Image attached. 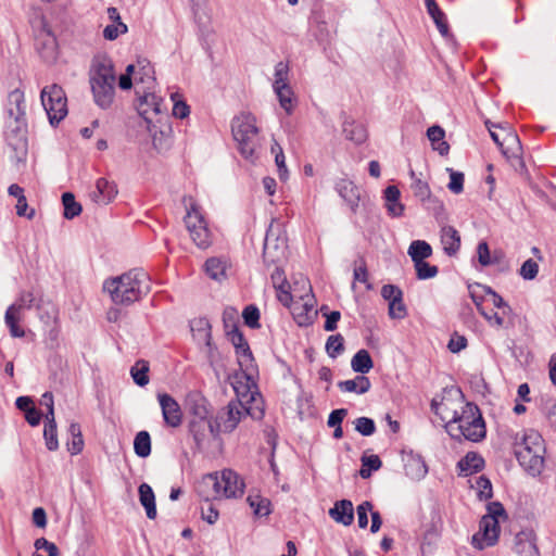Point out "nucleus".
<instances>
[{"mask_svg": "<svg viewBox=\"0 0 556 556\" xmlns=\"http://www.w3.org/2000/svg\"><path fill=\"white\" fill-rule=\"evenodd\" d=\"M247 415L261 419L264 415L262 407H247L241 400H232L220 408L214 418V438L220 433H230Z\"/></svg>", "mask_w": 556, "mask_h": 556, "instance_id": "obj_8", "label": "nucleus"}, {"mask_svg": "<svg viewBox=\"0 0 556 556\" xmlns=\"http://www.w3.org/2000/svg\"><path fill=\"white\" fill-rule=\"evenodd\" d=\"M62 203L64 206V217L66 219H73L81 213V205L75 200V197L71 192L62 194Z\"/></svg>", "mask_w": 556, "mask_h": 556, "instance_id": "obj_46", "label": "nucleus"}, {"mask_svg": "<svg viewBox=\"0 0 556 556\" xmlns=\"http://www.w3.org/2000/svg\"><path fill=\"white\" fill-rule=\"evenodd\" d=\"M506 518L505 509L500 502L488 504V514L479 525V531L472 535L471 543L478 549H484L497 543L500 535V518Z\"/></svg>", "mask_w": 556, "mask_h": 556, "instance_id": "obj_10", "label": "nucleus"}, {"mask_svg": "<svg viewBox=\"0 0 556 556\" xmlns=\"http://www.w3.org/2000/svg\"><path fill=\"white\" fill-rule=\"evenodd\" d=\"M153 70L149 63L138 62V65H135L134 71V83L144 84L148 89H151L154 85Z\"/></svg>", "mask_w": 556, "mask_h": 556, "instance_id": "obj_39", "label": "nucleus"}, {"mask_svg": "<svg viewBox=\"0 0 556 556\" xmlns=\"http://www.w3.org/2000/svg\"><path fill=\"white\" fill-rule=\"evenodd\" d=\"M36 29V47L46 61H52L56 56V38L51 31L45 17L41 15L33 22Z\"/></svg>", "mask_w": 556, "mask_h": 556, "instance_id": "obj_15", "label": "nucleus"}, {"mask_svg": "<svg viewBox=\"0 0 556 556\" xmlns=\"http://www.w3.org/2000/svg\"><path fill=\"white\" fill-rule=\"evenodd\" d=\"M464 404L462 397L452 399L444 396L441 401L432 400L431 410L446 425L457 418Z\"/></svg>", "mask_w": 556, "mask_h": 556, "instance_id": "obj_19", "label": "nucleus"}, {"mask_svg": "<svg viewBox=\"0 0 556 556\" xmlns=\"http://www.w3.org/2000/svg\"><path fill=\"white\" fill-rule=\"evenodd\" d=\"M344 339L341 334L330 336L326 343V351L330 357H337L344 350Z\"/></svg>", "mask_w": 556, "mask_h": 556, "instance_id": "obj_53", "label": "nucleus"}, {"mask_svg": "<svg viewBox=\"0 0 556 556\" xmlns=\"http://www.w3.org/2000/svg\"><path fill=\"white\" fill-rule=\"evenodd\" d=\"M299 285H301L302 293L298 294L288 307L290 308L295 323L303 327L313 323L317 312L314 305V296L311 294L312 287L309 281L304 277H300V279L295 281V286Z\"/></svg>", "mask_w": 556, "mask_h": 556, "instance_id": "obj_12", "label": "nucleus"}, {"mask_svg": "<svg viewBox=\"0 0 556 556\" xmlns=\"http://www.w3.org/2000/svg\"><path fill=\"white\" fill-rule=\"evenodd\" d=\"M68 433L72 437V440L67 442V450L72 455H77L84 448V439L80 425L77 422H72L68 427Z\"/></svg>", "mask_w": 556, "mask_h": 556, "instance_id": "obj_40", "label": "nucleus"}, {"mask_svg": "<svg viewBox=\"0 0 556 556\" xmlns=\"http://www.w3.org/2000/svg\"><path fill=\"white\" fill-rule=\"evenodd\" d=\"M275 289L277 291V299L279 302L285 306H289L292 300L298 296L296 291L298 289L301 290V285H294V287L291 288L290 283L287 281V286L275 287Z\"/></svg>", "mask_w": 556, "mask_h": 556, "instance_id": "obj_49", "label": "nucleus"}, {"mask_svg": "<svg viewBox=\"0 0 556 556\" xmlns=\"http://www.w3.org/2000/svg\"><path fill=\"white\" fill-rule=\"evenodd\" d=\"M355 430L362 435L369 437L375 433L376 425L372 419L368 417H359L355 421Z\"/></svg>", "mask_w": 556, "mask_h": 556, "instance_id": "obj_57", "label": "nucleus"}, {"mask_svg": "<svg viewBox=\"0 0 556 556\" xmlns=\"http://www.w3.org/2000/svg\"><path fill=\"white\" fill-rule=\"evenodd\" d=\"M148 130L152 137V142L155 149L163 150L167 148L172 127L165 123L157 126L155 123L148 124Z\"/></svg>", "mask_w": 556, "mask_h": 556, "instance_id": "obj_29", "label": "nucleus"}, {"mask_svg": "<svg viewBox=\"0 0 556 556\" xmlns=\"http://www.w3.org/2000/svg\"><path fill=\"white\" fill-rule=\"evenodd\" d=\"M484 290L486 292L485 299L488 304H490L492 308L488 309L485 306H482V303H478V311L491 327L502 328L505 325L506 316H508L511 311L510 306L491 288H484Z\"/></svg>", "mask_w": 556, "mask_h": 556, "instance_id": "obj_14", "label": "nucleus"}, {"mask_svg": "<svg viewBox=\"0 0 556 556\" xmlns=\"http://www.w3.org/2000/svg\"><path fill=\"white\" fill-rule=\"evenodd\" d=\"M128 27L125 23H113L105 26L103 29V37L106 40H115L119 35L126 34Z\"/></svg>", "mask_w": 556, "mask_h": 556, "instance_id": "obj_60", "label": "nucleus"}, {"mask_svg": "<svg viewBox=\"0 0 556 556\" xmlns=\"http://www.w3.org/2000/svg\"><path fill=\"white\" fill-rule=\"evenodd\" d=\"M330 517L339 523L350 526L354 520L353 504L349 500L338 501L329 510Z\"/></svg>", "mask_w": 556, "mask_h": 556, "instance_id": "obj_26", "label": "nucleus"}, {"mask_svg": "<svg viewBox=\"0 0 556 556\" xmlns=\"http://www.w3.org/2000/svg\"><path fill=\"white\" fill-rule=\"evenodd\" d=\"M289 76V66L285 62H278L275 66V74H274V83L273 88L279 87L281 85H289L288 80Z\"/></svg>", "mask_w": 556, "mask_h": 556, "instance_id": "obj_56", "label": "nucleus"}, {"mask_svg": "<svg viewBox=\"0 0 556 556\" xmlns=\"http://www.w3.org/2000/svg\"><path fill=\"white\" fill-rule=\"evenodd\" d=\"M441 242L444 252L454 255L460 248V236L454 227L444 226L441 229Z\"/></svg>", "mask_w": 556, "mask_h": 556, "instance_id": "obj_31", "label": "nucleus"}, {"mask_svg": "<svg viewBox=\"0 0 556 556\" xmlns=\"http://www.w3.org/2000/svg\"><path fill=\"white\" fill-rule=\"evenodd\" d=\"M412 189L415 197H417L422 203L432 202L434 204V207H438L440 210L443 208V204L431 197L430 188L426 181L416 178L412 184Z\"/></svg>", "mask_w": 556, "mask_h": 556, "instance_id": "obj_36", "label": "nucleus"}, {"mask_svg": "<svg viewBox=\"0 0 556 556\" xmlns=\"http://www.w3.org/2000/svg\"><path fill=\"white\" fill-rule=\"evenodd\" d=\"M417 277L419 279L433 278L438 274V267L424 261L414 262Z\"/></svg>", "mask_w": 556, "mask_h": 556, "instance_id": "obj_55", "label": "nucleus"}, {"mask_svg": "<svg viewBox=\"0 0 556 556\" xmlns=\"http://www.w3.org/2000/svg\"><path fill=\"white\" fill-rule=\"evenodd\" d=\"M515 552L520 556H538L535 535L531 530H523L515 536Z\"/></svg>", "mask_w": 556, "mask_h": 556, "instance_id": "obj_24", "label": "nucleus"}, {"mask_svg": "<svg viewBox=\"0 0 556 556\" xmlns=\"http://www.w3.org/2000/svg\"><path fill=\"white\" fill-rule=\"evenodd\" d=\"M247 502L250 507L253 509L255 516L265 517L271 513V503L268 498L263 497L262 495L249 494Z\"/></svg>", "mask_w": 556, "mask_h": 556, "instance_id": "obj_38", "label": "nucleus"}, {"mask_svg": "<svg viewBox=\"0 0 556 556\" xmlns=\"http://www.w3.org/2000/svg\"><path fill=\"white\" fill-rule=\"evenodd\" d=\"M89 81L93 100L101 109L112 106L115 99L116 74L111 59L100 55L93 59Z\"/></svg>", "mask_w": 556, "mask_h": 556, "instance_id": "obj_3", "label": "nucleus"}, {"mask_svg": "<svg viewBox=\"0 0 556 556\" xmlns=\"http://www.w3.org/2000/svg\"><path fill=\"white\" fill-rule=\"evenodd\" d=\"M42 106L51 125H58L67 115V99L56 84L46 86L40 93Z\"/></svg>", "mask_w": 556, "mask_h": 556, "instance_id": "obj_13", "label": "nucleus"}, {"mask_svg": "<svg viewBox=\"0 0 556 556\" xmlns=\"http://www.w3.org/2000/svg\"><path fill=\"white\" fill-rule=\"evenodd\" d=\"M447 433L455 439L479 442L485 438L486 429L479 407L472 403L462 405L456 419L445 425Z\"/></svg>", "mask_w": 556, "mask_h": 556, "instance_id": "obj_5", "label": "nucleus"}, {"mask_svg": "<svg viewBox=\"0 0 556 556\" xmlns=\"http://www.w3.org/2000/svg\"><path fill=\"white\" fill-rule=\"evenodd\" d=\"M192 419H208V408L205 399L195 396L190 403Z\"/></svg>", "mask_w": 556, "mask_h": 556, "instance_id": "obj_50", "label": "nucleus"}, {"mask_svg": "<svg viewBox=\"0 0 556 556\" xmlns=\"http://www.w3.org/2000/svg\"><path fill=\"white\" fill-rule=\"evenodd\" d=\"M286 248L285 238H279L278 231H275V226L270 224L264 242V261L268 264L280 262L286 255Z\"/></svg>", "mask_w": 556, "mask_h": 556, "instance_id": "obj_17", "label": "nucleus"}, {"mask_svg": "<svg viewBox=\"0 0 556 556\" xmlns=\"http://www.w3.org/2000/svg\"><path fill=\"white\" fill-rule=\"evenodd\" d=\"M244 482L231 469L208 473L197 485L198 494L210 502L216 498H236L243 494Z\"/></svg>", "mask_w": 556, "mask_h": 556, "instance_id": "obj_4", "label": "nucleus"}, {"mask_svg": "<svg viewBox=\"0 0 556 556\" xmlns=\"http://www.w3.org/2000/svg\"><path fill=\"white\" fill-rule=\"evenodd\" d=\"M116 194L117 188L114 182L105 178H99L96 182V188L90 192L89 197L94 203L106 205L114 200Z\"/></svg>", "mask_w": 556, "mask_h": 556, "instance_id": "obj_21", "label": "nucleus"}, {"mask_svg": "<svg viewBox=\"0 0 556 556\" xmlns=\"http://www.w3.org/2000/svg\"><path fill=\"white\" fill-rule=\"evenodd\" d=\"M484 467V459L475 452L467 453L458 463L459 475L469 476L480 471Z\"/></svg>", "mask_w": 556, "mask_h": 556, "instance_id": "obj_28", "label": "nucleus"}, {"mask_svg": "<svg viewBox=\"0 0 556 556\" xmlns=\"http://www.w3.org/2000/svg\"><path fill=\"white\" fill-rule=\"evenodd\" d=\"M336 190L355 212L361 202V189L353 181L342 178L336 184Z\"/></svg>", "mask_w": 556, "mask_h": 556, "instance_id": "obj_22", "label": "nucleus"}, {"mask_svg": "<svg viewBox=\"0 0 556 556\" xmlns=\"http://www.w3.org/2000/svg\"><path fill=\"white\" fill-rule=\"evenodd\" d=\"M274 91L279 100L280 106L287 114H291L295 105V98L290 85L275 87Z\"/></svg>", "mask_w": 556, "mask_h": 556, "instance_id": "obj_37", "label": "nucleus"}, {"mask_svg": "<svg viewBox=\"0 0 556 556\" xmlns=\"http://www.w3.org/2000/svg\"><path fill=\"white\" fill-rule=\"evenodd\" d=\"M43 438L49 451H55L59 447L56 425H45Z\"/></svg>", "mask_w": 556, "mask_h": 556, "instance_id": "obj_58", "label": "nucleus"}, {"mask_svg": "<svg viewBox=\"0 0 556 556\" xmlns=\"http://www.w3.org/2000/svg\"><path fill=\"white\" fill-rule=\"evenodd\" d=\"M163 100L153 92H147L139 98L138 112L147 124L152 123V115L162 114Z\"/></svg>", "mask_w": 556, "mask_h": 556, "instance_id": "obj_20", "label": "nucleus"}, {"mask_svg": "<svg viewBox=\"0 0 556 556\" xmlns=\"http://www.w3.org/2000/svg\"><path fill=\"white\" fill-rule=\"evenodd\" d=\"M157 400L167 427L178 428L182 424V412L177 401L167 393H159Z\"/></svg>", "mask_w": 556, "mask_h": 556, "instance_id": "obj_18", "label": "nucleus"}, {"mask_svg": "<svg viewBox=\"0 0 556 556\" xmlns=\"http://www.w3.org/2000/svg\"><path fill=\"white\" fill-rule=\"evenodd\" d=\"M189 430L197 446L201 448L210 435L214 438V419H191Z\"/></svg>", "mask_w": 556, "mask_h": 556, "instance_id": "obj_23", "label": "nucleus"}, {"mask_svg": "<svg viewBox=\"0 0 556 556\" xmlns=\"http://www.w3.org/2000/svg\"><path fill=\"white\" fill-rule=\"evenodd\" d=\"M134 450L137 456L146 458L151 454V438L148 431H139L134 440Z\"/></svg>", "mask_w": 556, "mask_h": 556, "instance_id": "obj_42", "label": "nucleus"}, {"mask_svg": "<svg viewBox=\"0 0 556 556\" xmlns=\"http://www.w3.org/2000/svg\"><path fill=\"white\" fill-rule=\"evenodd\" d=\"M445 136L444 129L440 126H431L427 130V137L432 142H439V146L435 148L440 154H444L448 151V144L447 142L443 141Z\"/></svg>", "mask_w": 556, "mask_h": 556, "instance_id": "obj_47", "label": "nucleus"}, {"mask_svg": "<svg viewBox=\"0 0 556 556\" xmlns=\"http://www.w3.org/2000/svg\"><path fill=\"white\" fill-rule=\"evenodd\" d=\"M432 253V249L429 243L421 240L413 241L408 249V254L413 262L424 261L429 257Z\"/></svg>", "mask_w": 556, "mask_h": 556, "instance_id": "obj_44", "label": "nucleus"}, {"mask_svg": "<svg viewBox=\"0 0 556 556\" xmlns=\"http://www.w3.org/2000/svg\"><path fill=\"white\" fill-rule=\"evenodd\" d=\"M231 132L240 154L251 163L255 162L258 157L257 149L260 147L255 116L250 113H241L236 116L231 123Z\"/></svg>", "mask_w": 556, "mask_h": 556, "instance_id": "obj_6", "label": "nucleus"}, {"mask_svg": "<svg viewBox=\"0 0 556 556\" xmlns=\"http://www.w3.org/2000/svg\"><path fill=\"white\" fill-rule=\"evenodd\" d=\"M242 317L244 319V323L250 328H258L260 327V311L254 305H249L244 308L242 313Z\"/></svg>", "mask_w": 556, "mask_h": 556, "instance_id": "obj_59", "label": "nucleus"}, {"mask_svg": "<svg viewBox=\"0 0 556 556\" xmlns=\"http://www.w3.org/2000/svg\"><path fill=\"white\" fill-rule=\"evenodd\" d=\"M187 213L185 225L193 243L200 249H207L212 244V232L202 213V208L195 203L193 198H185Z\"/></svg>", "mask_w": 556, "mask_h": 556, "instance_id": "obj_11", "label": "nucleus"}, {"mask_svg": "<svg viewBox=\"0 0 556 556\" xmlns=\"http://www.w3.org/2000/svg\"><path fill=\"white\" fill-rule=\"evenodd\" d=\"M514 454L520 466L531 476H539L544 468L545 444L533 429L520 430L510 435Z\"/></svg>", "mask_w": 556, "mask_h": 556, "instance_id": "obj_1", "label": "nucleus"}, {"mask_svg": "<svg viewBox=\"0 0 556 556\" xmlns=\"http://www.w3.org/2000/svg\"><path fill=\"white\" fill-rule=\"evenodd\" d=\"M464 174L460 172H454L451 169L450 182L447 185L451 192L459 194L464 190Z\"/></svg>", "mask_w": 556, "mask_h": 556, "instance_id": "obj_62", "label": "nucleus"}, {"mask_svg": "<svg viewBox=\"0 0 556 556\" xmlns=\"http://www.w3.org/2000/svg\"><path fill=\"white\" fill-rule=\"evenodd\" d=\"M351 367L355 372L362 375L369 372L374 367V362L369 352L364 349L356 352V354L352 357Z\"/></svg>", "mask_w": 556, "mask_h": 556, "instance_id": "obj_35", "label": "nucleus"}, {"mask_svg": "<svg viewBox=\"0 0 556 556\" xmlns=\"http://www.w3.org/2000/svg\"><path fill=\"white\" fill-rule=\"evenodd\" d=\"M471 488L477 491L480 500H489L493 495L491 481L484 476L477 477L471 483Z\"/></svg>", "mask_w": 556, "mask_h": 556, "instance_id": "obj_48", "label": "nucleus"}, {"mask_svg": "<svg viewBox=\"0 0 556 556\" xmlns=\"http://www.w3.org/2000/svg\"><path fill=\"white\" fill-rule=\"evenodd\" d=\"M35 301V295L31 291H23L20 293L16 301L11 304L12 306L18 307V309H29L33 306V303Z\"/></svg>", "mask_w": 556, "mask_h": 556, "instance_id": "obj_64", "label": "nucleus"}, {"mask_svg": "<svg viewBox=\"0 0 556 556\" xmlns=\"http://www.w3.org/2000/svg\"><path fill=\"white\" fill-rule=\"evenodd\" d=\"M149 363L140 359L131 367L130 374L136 384L144 387L149 383Z\"/></svg>", "mask_w": 556, "mask_h": 556, "instance_id": "obj_45", "label": "nucleus"}, {"mask_svg": "<svg viewBox=\"0 0 556 556\" xmlns=\"http://www.w3.org/2000/svg\"><path fill=\"white\" fill-rule=\"evenodd\" d=\"M8 116L7 122V139L11 146L16 148L20 143L25 141V115L26 105L24 92L20 89H14L8 97Z\"/></svg>", "mask_w": 556, "mask_h": 556, "instance_id": "obj_9", "label": "nucleus"}, {"mask_svg": "<svg viewBox=\"0 0 556 556\" xmlns=\"http://www.w3.org/2000/svg\"><path fill=\"white\" fill-rule=\"evenodd\" d=\"M389 315L391 318L403 319L406 316V307L403 303V296H397L395 301L389 303Z\"/></svg>", "mask_w": 556, "mask_h": 556, "instance_id": "obj_63", "label": "nucleus"}, {"mask_svg": "<svg viewBox=\"0 0 556 556\" xmlns=\"http://www.w3.org/2000/svg\"><path fill=\"white\" fill-rule=\"evenodd\" d=\"M230 263L226 257L213 256L205 261L203 265L204 273L213 280L222 282L227 279V270Z\"/></svg>", "mask_w": 556, "mask_h": 556, "instance_id": "obj_25", "label": "nucleus"}, {"mask_svg": "<svg viewBox=\"0 0 556 556\" xmlns=\"http://www.w3.org/2000/svg\"><path fill=\"white\" fill-rule=\"evenodd\" d=\"M428 469L425 462L420 457H410L405 464V472L415 480L424 478Z\"/></svg>", "mask_w": 556, "mask_h": 556, "instance_id": "obj_43", "label": "nucleus"}, {"mask_svg": "<svg viewBox=\"0 0 556 556\" xmlns=\"http://www.w3.org/2000/svg\"><path fill=\"white\" fill-rule=\"evenodd\" d=\"M173 101V115L179 118H185L189 115L190 110L187 103L182 100L181 94L178 92L170 93Z\"/></svg>", "mask_w": 556, "mask_h": 556, "instance_id": "obj_52", "label": "nucleus"}, {"mask_svg": "<svg viewBox=\"0 0 556 556\" xmlns=\"http://www.w3.org/2000/svg\"><path fill=\"white\" fill-rule=\"evenodd\" d=\"M103 290L110 294L113 303L130 305L150 291V283L144 271L132 269L121 276L106 279Z\"/></svg>", "mask_w": 556, "mask_h": 556, "instance_id": "obj_2", "label": "nucleus"}, {"mask_svg": "<svg viewBox=\"0 0 556 556\" xmlns=\"http://www.w3.org/2000/svg\"><path fill=\"white\" fill-rule=\"evenodd\" d=\"M539 265L532 258L527 260L520 267L519 274L526 280H532L538 276Z\"/></svg>", "mask_w": 556, "mask_h": 556, "instance_id": "obj_61", "label": "nucleus"}, {"mask_svg": "<svg viewBox=\"0 0 556 556\" xmlns=\"http://www.w3.org/2000/svg\"><path fill=\"white\" fill-rule=\"evenodd\" d=\"M271 152L275 153V162L278 168L280 179H286L288 176V169L286 166V157L281 147L275 142L271 147Z\"/></svg>", "mask_w": 556, "mask_h": 556, "instance_id": "obj_54", "label": "nucleus"}, {"mask_svg": "<svg viewBox=\"0 0 556 556\" xmlns=\"http://www.w3.org/2000/svg\"><path fill=\"white\" fill-rule=\"evenodd\" d=\"M343 134L346 139L359 144L367 138L366 128L362 124L354 122H345L343 125Z\"/></svg>", "mask_w": 556, "mask_h": 556, "instance_id": "obj_41", "label": "nucleus"}, {"mask_svg": "<svg viewBox=\"0 0 556 556\" xmlns=\"http://www.w3.org/2000/svg\"><path fill=\"white\" fill-rule=\"evenodd\" d=\"M139 500L141 505L146 508L147 517L149 519H155L156 506L155 496L151 486L147 483H142L139 486Z\"/></svg>", "mask_w": 556, "mask_h": 556, "instance_id": "obj_33", "label": "nucleus"}, {"mask_svg": "<svg viewBox=\"0 0 556 556\" xmlns=\"http://www.w3.org/2000/svg\"><path fill=\"white\" fill-rule=\"evenodd\" d=\"M338 387L343 392H354L364 394L369 391L371 383L370 380L364 376H356L354 379L340 381Z\"/></svg>", "mask_w": 556, "mask_h": 556, "instance_id": "obj_32", "label": "nucleus"}, {"mask_svg": "<svg viewBox=\"0 0 556 556\" xmlns=\"http://www.w3.org/2000/svg\"><path fill=\"white\" fill-rule=\"evenodd\" d=\"M426 8L428 14L432 17L439 31L445 36L448 33V25L444 12L439 8L435 0H426Z\"/></svg>", "mask_w": 556, "mask_h": 556, "instance_id": "obj_34", "label": "nucleus"}, {"mask_svg": "<svg viewBox=\"0 0 556 556\" xmlns=\"http://www.w3.org/2000/svg\"><path fill=\"white\" fill-rule=\"evenodd\" d=\"M401 192L396 186H388L384 190L386 207L392 217H400L404 213V205L400 202Z\"/></svg>", "mask_w": 556, "mask_h": 556, "instance_id": "obj_30", "label": "nucleus"}, {"mask_svg": "<svg viewBox=\"0 0 556 556\" xmlns=\"http://www.w3.org/2000/svg\"><path fill=\"white\" fill-rule=\"evenodd\" d=\"M236 354L238 358V364L240 366V369L243 371H250L253 369V356L252 352L250 350L249 344H245V346L236 349Z\"/></svg>", "mask_w": 556, "mask_h": 556, "instance_id": "obj_51", "label": "nucleus"}, {"mask_svg": "<svg viewBox=\"0 0 556 556\" xmlns=\"http://www.w3.org/2000/svg\"><path fill=\"white\" fill-rule=\"evenodd\" d=\"M252 370L236 374L232 377L231 386L238 400L245 403H254L255 407L261 403V395L254 390L256 388L252 377Z\"/></svg>", "mask_w": 556, "mask_h": 556, "instance_id": "obj_16", "label": "nucleus"}, {"mask_svg": "<svg viewBox=\"0 0 556 556\" xmlns=\"http://www.w3.org/2000/svg\"><path fill=\"white\" fill-rule=\"evenodd\" d=\"M485 126L490 132L492 140L501 150L502 154L510 163L516 170H522L525 168V162L522 160V146L517 132L513 127L505 124H494L490 121H485Z\"/></svg>", "mask_w": 556, "mask_h": 556, "instance_id": "obj_7", "label": "nucleus"}, {"mask_svg": "<svg viewBox=\"0 0 556 556\" xmlns=\"http://www.w3.org/2000/svg\"><path fill=\"white\" fill-rule=\"evenodd\" d=\"M23 318L24 312L18 309V307L10 305L7 308L4 314V323L13 338H23L25 336V330L18 325Z\"/></svg>", "mask_w": 556, "mask_h": 556, "instance_id": "obj_27", "label": "nucleus"}]
</instances>
